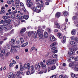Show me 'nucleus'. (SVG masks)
I'll list each match as a JSON object with an SVG mask.
<instances>
[{
  "label": "nucleus",
  "instance_id": "0e129e2a",
  "mask_svg": "<svg viewBox=\"0 0 78 78\" xmlns=\"http://www.w3.org/2000/svg\"><path fill=\"white\" fill-rule=\"evenodd\" d=\"M20 6H24L22 2H21L20 3Z\"/></svg>",
  "mask_w": 78,
  "mask_h": 78
},
{
  "label": "nucleus",
  "instance_id": "4c0bfd02",
  "mask_svg": "<svg viewBox=\"0 0 78 78\" xmlns=\"http://www.w3.org/2000/svg\"><path fill=\"white\" fill-rule=\"evenodd\" d=\"M10 54V52H9V51H8L7 53L6 54L5 56H8Z\"/></svg>",
  "mask_w": 78,
  "mask_h": 78
},
{
  "label": "nucleus",
  "instance_id": "f8f14e48",
  "mask_svg": "<svg viewBox=\"0 0 78 78\" xmlns=\"http://www.w3.org/2000/svg\"><path fill=\"white\" fill-rule=\"evenodd\" d=\"M70 44L71 45H74V46L77 45V43L73 41H71L70 42Z\"/></svg>",
  "mask_w": 78,
  "mask_h": 78
},
{
  "label": "nucleus",
  "instance_id": "8fccbe9b",
  "mask_svg": "<svg viewBox=\"0 0 78 78\" xmlns=\"http://www.w3.org/2000/svg\"><path fill=\"white\" fill-rule=\"evenodd\" d=\"M34 48H35V47L34 46L32 47L30 50V51H33V50H34Z\"/></svg>",
  "mask_w": 78,
  "mask_h": 78
},
{
  "label": "nucleus",
  "instance_id": "6e6d98bb",
  "mask_svg": "<svg viewBox=\"0 0 78 78\" xmlns=\"http://www.w3.org/2000/svg\"><path fill=\"white\" fill-rule=\"evenodd\" d=\"M71 39L72 40H73V41H74V39H75V37H73V36H72L70 37Z\"/></svg>",
  "mask_w": 78,
  "mask_h": 78
},
{
  "label": "nucleus",
  "instance_id": "ea45409f",
  "mask_svg": "<svg viewBox=\"0 0 78 78\" xmlns=\"http://www.w3.org/2000/svg\"><path fill=\"white\" fill-rule=\"evenodd\" d=\"M37 33L36 32H35L34 34V37L35 38H37Z\"/></svg>",
  "mask_w": 78,
  "mask_h": 78
},
{
  "label": "nucleus",
  "instance_id": "9d476101",
  "mask_svg": "<svg viewBox=\"0 0 78 78\" xmlns=\"http://www.w3.org/2000/svg\"><path fill=\"white\" fill-rule=\"evenodd\" d=\"M26 30H27V29H26V28H23L20 30V33H21V34H22L23 33H24V32H25V31H26Z\"/></svg>",
  "mask_w": 78,
  "mask_h": 78
},
{
  "label": "nucleus",
  "instance_id": "49530a36",
  "mask_svg": "<svg viewBox=\"0 0 78 78\" xmlns=\"http://www.w3.org/2000/svg\"><path fill=\"white\" fill-rule=\"evenodd\" d=\"M71 76L73 78L75 76V74L72 73L71 74Z\"/></svg>",
  "mask_w": 78,
  "mask_h": 78
},
{
  "label": "nucleus",
  "instance_id": "338daca9",
  "mask_svg": "<svg viewBox=\"0 0 78 78\" xmlns=\"http://www.w3.org/2000/svg\"><path fill=\"white\" fill-rule=\"evenodd\" d=\"M15 77H16V75H15V74H14L12 76V77H11V78H15Z\"/></svg>",
  "mask_w": 78,
  "mask_h": 78
},
{
  "label": "nucleus",
  "instance_id": "412c9836",
  "mask_svg": "<svg viewBox=\"0 0 78 78\" xmlns=\"http://www.w3.org/2000/svg\"><path fill=\"white\" fill-rule=\"evenodd\" d=\"M71 51H75L77 50V48L76 47L72 48H71Z\"/></svg>",
  "mask_w": 78,
  "mask_h": 78
},
{
  "label": "nucleus",
  "instance_id": "6ab92c4d",
  "mask_svg": "<svg viewBox=\"0 0 78 78\" xmlns=\"http://www.w3.org/2000/svg\"><path fill=\"white\" fill-rule=\"evenodd\" d=\"M28 42L25 43L21 46V47H26V46H27V45H28Z\"/></svg>",
  "mask_w": 78,
  "mask_h": 78
},
{
  "label": "nucleus",
  "instance_id": "dca6fc26",
  "mask_svg": "<svg viewBox=\"0 0 78 78\" xmlns=\"http://www.w3.org/2000/svg\"><path fill=\"white\" fill-rule=\"evenodd\" d=\"M44 37V35H43V33L42 32H41V34L39 36V39H43Z\"/></svg>",
  "mask_w": 78,
  "mask_h": 78
},
{
  "label": "nucleus",
  "instance_id": "bf43d9fd",
  "mask_svg": "<svg viewBox=\"0 0 78 78\" xmlns=\"http://www.w3.org/2000/svg\"><path fill=\"white\" fill-rule=\"evenodd\" d=\"M73 66V63H71L69 64V67H72V66Z\"/></svg>",
  "mask_w": 78,
  "mask_h": 78
},
{
  "label": "nucleus",
  "instance_id": "72a5a7b5",
  "mask_svg": "<svg viewBox=\"0 0 78 78\" xmlns=\"http://www.w3.org/2000/svg\"><path fill=\"white\" fill-rule=\"evenodd\" d=\"M20 41H21V43L22 44L23 43V42H24V41L23 40V39L22 38H20Z\"/></svg>",
  "mask_w": 78,
  "mask_h": 78
},
{
  "label": "nucleus",
  "instance_id": "4468645a",
  "mask_svg": "<svg viewBox=\"0 0 78 78\" xmlns=\"http://www.w3.org/2000/svg\"><path fill=\"white\" fill-rule=\"evenodd\" d=\"M76 30L75 29H73L71 31V34L73 35V36H74V35H75V34H76Z\"/></svg>",
  "mask_w": 78,
  "mask_h": 78
},
{
  "label": "nucleus",
  "instance_id": "f3484780",
  "mask_svg": "<svg viewBox=\"0 0 78 78\" xmlns=\"http://www.w3.org/2000/svg\"><path fill=\"white\" fill-rule=\"evenodd\" d=\"M41 67L43 69H46V65L44 64V63L42 62H41Z\"/></svg>",
  "mask_w": 78,
  "mask_h": 78
},
{
  "label": "nucleus",
  "instance_id": "6e6552de",
  "mask_svg": "<svg viewBox=\"0 0 78 78\" xmlns=\"http://www.w3.org/2000/svg\"><path fill=\"white\" fill-rule=\"evenodd\" d=\"M55 27L56 26L57 28H58V29H60V26L59 25V23L56 22H55Z\"/></svg>",
  "mask_w": 78,
  "mask_h": 78
},
{
  "label": "nucleus",
  "instance_id": "a18cd8bd",
  "mask_svg": "<svg viewBox=\"0 0 78 78\" xmlns=\"http://www.w3.org/2000/svg\"><path fill=\"white\" fill-rule=\"evenodd\" d=\"M30 71H28L26 72V75H30Z\"/></svg>",
  "mask_w": 78,
  "mask_h": 78
},
{
  "label": "nucleus",
  "instance_id": "5fc2aeb1",
  "mask_svg": "<svg viewBox=\"0 0 78 78\" xmlns=\"http://www.w3.org/2000/svg\"><path fill=\"white\" fill-rule=\"evenodd\" d=\"M2 18L4 20H6V19H7V16H3V17H2Z\"/></svg>",
  "mask_w": 78,
  "mask_h": 78
},
{
  "label": "nucleus",
  "instance_id": "79ce46f5",
  "mask_svg": "<svg viewBox=\"0 0 78 78\" xmlns=\"http://www.w3.org/2000/svg\"><path fill=\"white\" fill-rule=\"evenodd\" d=\"M7 47L9 49H10V48H11V47H10V45L9 44H7L6 45Z\"/></svg>",
  "mask_w": 78,
  "mask_h": 78
},
{
  "label": "nucleus",
  "instance_id": "aec40b11",
  "mask_svg": "<svg viewBox=\"0 0 78 78\" xmlns=\"http://www.w3.org/2000/svg\"><path fill=\"white\" fill-rule=\"evenodd\" d=\"M13 51L14 52H15V53H16V52H17V50H16V49L15 48H17V47H18L17 46H13Z\"/></svg>",
  "mask_w": 78,
  "mask_h": 78
},
{
  "label": "nucleus",
  "instance_id": "423d86ee",
  "mask_svg": "<svg viewBox=\"0 0 78 78\" xmlns=\"http://www.w3.org/2000/svg\"><path fill=\"white\" fill-rule=\"evenodd\" d=\"M34 65H33L31 67V72L30 73V75L31 74H33L34 73Z\"/></svg>",
  "mask_w": 78,
  "mask_h": 78
},
{
  "label": "nucleus",
  "instance_id": "7ed1b4c3",
  "mask_svg": "<svg viewBox=\"0 0 78 78\" xmlns=\"http://www.w3.org/2000/svg\"><path fill=\"white\" fill-rule=\"evenodd\" d=\"M38 29H39L37 30V33L38 34H42V32L43 33L44 32V30H42V28H41V27H38Z\"/></svg>",
  "mask_w": 78,
  "mask_h": 78
},
{
  "label": "nucleus",
  "instance_id": "37998d69",
  "mask_svg": "<svg viewBox=\"0 0 78 78\" xmlns=\"http://www.w3.org/2000/svg\"><path fill=\"white\" fill-rule=\"evenodd\" d=\"M74 70L75 71H78V67H76L74 69Z\"/></svg>",
  "mask_w": 78,
  "mask_h": 78
},
{
  "label": "nucleus",
  "instance_id": "603ef678",
  "mask_svg": "<svg viewBox=\"0 0 78 78\" xmlns=\"http://www.w3.org/2000/svg\"><path fill=\"white\" fill-rule=\"evenodd\" d=\"M1 53H3V54H5V50H2Z\"/></svg>",
  "mask_w": 78,
  "mask_h": 78
},
{
  "label": "nucleus",
  "instance_id": "a878e982",
  "mask_svg": "<svg viewBox=\"0 0 78 78\" xmlns=\"http://www.w3.org/2000/svg\"><path fill=\"white\" fill-rule=\"evenodd\" d=\"M63 41H62V43H63V44H64L65 42L66 41V37H64L63 38Z\"/></svg>",
  "mask_w": 78,
  "mask_h": 78
},
{
  "label": "nucleus",
  "instance_id": "4d7b16f0",
  "mask_svg": "<svg viewBox=\"0 0 78 78\" xmlns=\"http://www.w3.org/2000/svg\"><path fill=\"white\" fill-rule=\"evenodd\" d=\"M11 17L12 19H14L15 18V16L13 14L11 15Z\"/></svg>",
  "mask_w": 78,
  "mask_h": 78
},
{
  "label": "nucleus",
  "instance_id": "680f3d73",
  "mask_svg": "<svg viewBox=\"0 0 78 78\" xmlns=\"http://www.w3.org/2000/svg\"><path fill=\"white\" fill-rule=\"evenodd\" d=\"M57 52H58V51L56 50H54L52 51L53 53H57Z\"/></svg>",
  "mask_w": 78,
  "mask_h": 78
},
{
  "label": "nucleus",
  "instance_id": "9b49d317",
  "mask_svg": "<svg viewBox=\"0 0 78 78\" xmlns=\"http://www.w3.org/2000/svg\"><path fill=\"white\" fill-rule=\"evenodd\" d=\"M68 54L69 55H74L75 54V52H73L72 51H69L68 52Z\"/></svg>",
  "mask_w": 78,
  "mask_h": 78
},
{
  "label": "nucleus",
  "instance_id": "4be33fe9",
  "mask_svg": "<svg viewBox=\"0 0 78 78\" xmlns=\"http://www.w3.org/2000/svg\"><path fill=\"white\" fill-rule=\"evenodd\" d=\"M55 37L54 36H52L50 37V40L51 41H55Z\"/></svg>",
  "mask_w": 78,
  "mask_h": 78
},
{
  "label": "nucleus",
  "instance_id": "a19ab883",
  "mask_svg": "<svg viewBox=\"0 0 78 78\" xmlns=\"http://www.w3.org/2000/svg\"><path fill=\"white\" fill-rule=\"evenodd\" d=\"M16 2V4H19V3H20V1H19V0H16L15 1Z\"/></svg>",
  "mask_w": 78,
  "mask_h": 78
},
{
  "label": "nucleus",
  "instance_id": "052dcab7",
  "mask_svg": "<svg viewBox=\"0 0 78 78\" xmlns=\"http://www.w3.org/2000/svg\"><path fill=\"white\" fill-rule=\"evenodd\" d=\"M28 36H31V32H28Z\"/></svg>",
  "mask_w": 78,
  "mask_h": 78
},
{
  "label": "nucleus",
  "instance_id": "39448f33",
  "mask_svg": "<svg viewBox=\"0 0 78 78\" xmlns=\"http://www.w3.org/2000/svg\"><path fill=\"white\" fill-rule=\"evenodd\" d=\"M38 8L39 7H37L36 8L35 7H34L33 8H31L32 9L33 12H36L37 13L40 12V11L38 10Z\"/></svg>",
  "mask_w": 78,
  "mask_h": 78
},
{
  "label": "nucleus",
  "instance_id": "f704fd0d",
  "mask_svg": "<svg viewBox=\"0 0 78 78\" xmlns=\"http://www.w3.org/2000/svg\"><path fill=\"white\" fill-rule=\"evenodd\" d=\"M63 14L65 16H67V14H68V13L67 12H65L63 13Z\"/></svg>",
  "mask_w": 78,
  "mask_h": 78
},
{
  "label": "nucleus",
  "instance_id": "69168bd1",
  "mask_svg": "<svg viewBox=\"0 0 78 78\" xmlns=\"http://www.w3.org/2000/svg\"><path fill=\"white\" fill-rule=\"evenodd\" d=\"M63 78H69V76H67V75L65 76Z\"/></svg>",
  "mask_w": 78,
  "mask_h": 78
},
{
  "label": "nucleus",
  "instance_id": "cd10ccee",
  "mask_svg": "<svg viewBox=\"0 0 78 78\" xmlns=\"http://www.w3.org/2000/svg\"><path fill=\"white\" fill-rule=\"evenodd\" d=\"M62 30H65L67 29V26H66V25H64L62 27Z\"/></svg>",
  "mask_w": 78,
  "mask_h": 78
},
{
  "label": "nucleus",
  "instance_id": "c9c22d12",
  "mask_svg": "<svg viewBox=\"0 0 78 78\" xmlns=\"http://www.w3.org/2000/svg\"><path fill=\"white\" fill-rule=\"evenodd\" d=\"M5 23H8V24H9V25H10V24H11V23L8 22V20H5Z\"/></svg>",
  "mask_w": 78,
  "mask_h": 78
},
{
  "label": "nucleus",
  "instance_id": "bb28decb",
  "mask_svg": "<svg viewBox=\"0 0 78 78\" xmlns=\"http://www.w3.org/2000/svg\"><path fill=\"white\" fill-rule=\"evenodd\" d=\"M37 5H39V6H37V7H39L38 8H40L41 9V8L43 6V5H42L43 4L37 3Z\"/></svg>",
  "mask_w": 78,
  "mask_h": 78
},
{
  "label": "nucleus",
  "instance_id": "2f4dec72",
  "mask_svg": "<svg viewBox=\"0 0 78 78\" xmlns=\"http://www.w3.org/2000/svg\"><path fill=\"white\" fill-rule=\"evenodd\" d=\"M28 17H29L28 15H26L24 16V19H26V20H27V19H28Z\"/></svg>",
  "mask_w": 78,
  "mask_h": 78
},
{
  "label": "nucleus",
  "instance_id": "13d9d810",
  "mask_svg": "<svg viewBox=\"0 0 78 78\" xmlns=\"http://www.w3.org/2000/svg\"><path fill=\"white\" fill-rule=\"evenodd\" d=\"M74 60H75V61H78V56L77 57L75 58H74Z\"/></svg>",
  "mask_w": 78,
  "mask_h": 78
},
{
  "label": "nucleus",
  "instance_id": "58836bf2",
  "mask_svg": "<svg viewBox=\"0 0 78 78\" xmlns=\"http://www.w3.org/2000/svg\"><path fill=\"white\" fill-rule=\"evenodd\" d=\"M47 30L49 33H51V29L50 28H48Z\"/></svg>",
  "mask_w": 78,
  "mask_h": 78
},
{
  "label": "nucleus",
  "instance_id": "09e8293b",
  "mask_svg": "<svg viewBox=\"0 0 78 78\" xmlns=\"http://www.w3.org/2000/svg\"><path fill=\"white\" fill-rule=\"evenodd\" d=\"M50 78H56V75H53L51 76Z\"/></svg>",
  "mask_w": 78,
  "mask_h": 78
},
{
  "label": "nucleus",
  "instance_id": "e2e57ef3",
  "mask_svg": "<svg viewBox=\"0 0 78 78\" xmlns=\"http://www.w3.org/2000/svg\"><path fill=\"white\" fill-rule=\"evenodd\" d=\"M30 34H31V36H33V34H34V32L33 31H32L30 32Z\"/></svg>",
  "mask_w": 78,
  "mask_h": 78
},
{
  "label": "nucleus",
  "instance_id": "473e14b6",
  "mask_svg": "<svg viewBox=\"0 0 78 78\" xmlns=\"http://www.w3.org/2000/svg\"><path fill=\"white\" fill-rule=\"evenodd\" d=\"M52 57L53 58H56L57 57V55L55 54H54L52 55Z\"/></svg>",
  "mask_w": 78,
  "mask_h": 78
},
{
  "label": "nucleus",
  "instance_id": "ddd939ff",
  "mask_svg": "<svg viewBox=\"0 0 78 78\" xmlns=\"http://www.w3.org/2000/svg\"><path fill=\"white\" fill-rule=\"evenodd\" d=\"M57 36L59 39L62 38V35L61 33H58L57 34Z\"/></svg>",
  "mask_w": 78,
  "mask_h": 78
},
{
  "label": "nucleus",
  "instance_id": "f03ea898",
  "mask_svg": "<svg viewBox=\"0 0 78 78\" xmlns=\"http://www.w3.org/2000/svg\"><path fill=\"white\" fill-rule=\"evenodd\" d=\"M55 62L56 60H55L54 59H53V60L50 59L47 62L46 64L47 66H48L49 65H50L51 64H55Z\"/></svg>",
  "mask_w": 78,
  "mask_h": 78
},
{
  "label": "nucleus",
  "instance_id": "864d4df0",
  "mask_svg": "<svg viewBox=\"0 0 78 78\" xmlns=\"http://www.w3.org/2000/svg\"><path fill=\"white\" fill-rule=\"evenodd\" d=\"M23 12H27V10H26V9H25V8H23Z\"/></svg>",
  "mask_w": 78,
  "mask_h": 78
},
{
  "label": "nucleus",
  "instance_id": "393cba45",
  "mask_svg": "<svg viewBox=\"0 0 78 78\" xmlns=\"http://www.w3.org/2000/svg\"><path fill=\"white\" fill-rule=\"evenodd\" d=\"M48 33L47 32H44V37L45 38H47L48 37Z\"/></svg>",
  "mask_w": 78,
  "mask_h": 78
},
{
  "label": "nucleus",
  "instance_id": "774afa93",
  "mask_svg": "<svg viewBox=\"0 0 78 78\" xmlns=\"http://www.w3.org/2000/svg\"><path fill=\"white\" fill-rule=\"evenodd\" d=\"M59 78H63V76L62 75H60L59 76Z\"/></svg>",
  "mask_w": 78,
  "mask_h": 78
},
{
  "label": "nucleus",
  "instance_id": "f257e3e1",
  "mask_svg": "<svg viewBox=\"0 0 78 78\" xmlns=\"http://www.w3.org/2000/svg\"><path fill=\"white\" fill-rule=\"evenodd\" d=\"M24 67L22 66V65H20V70L21 71H23V70H25V69H28V70H29L30 69V64L29 63H27V64H24Z\"/></svg>",
  "mask_w": 78,
  "mask_h": 78
},
{
  "label": "nucleus",
  "instance_id": "de8ad7c7",
  "mask_svg": "<svg viewBox=\"0 0 78 78\" xmlns=\"http://www.w3.org/2000/svg\"><path fill=\"white\" fill-rule=\"evenodd\" d=\"M16 13H17V11L15 10V11L14 12H12V14H14V15H15V14H16Z\"/></svg>",
  "mask_w": 78,
  "mask_h": 78
},
{
  "label": "nucleus",
  "instance_id": "c85d7f7f",
  "mask_svg": "<svg viewBox=\"0 0 78 78\" xmlns=\"http://www.w3.org/2000/svg\"><path fill=\"white\" fill-rule=\"evenodd\" d=\"M56 68V67L55 66H54L51 67V70H53L54 69H55Z\"/></svg>",
  "mask_w": 78,
  "mask_h": 78
},
{
  "label": "nucleus",
  "instance_id": "2eb2a0df",
  "mask_svg": "<svg viewBox=\"0 0 78 78\" xmlns=\"http://www.w3.org/2000/svg\"><path fill=\"white\" fill-rule=\"evenodd\" d=\"M13 73H9L8 74V78H11L12 76Z\"/></svg>",
  "mask_w": 78,
  "mask_h": 78
},
{
  "label": "nucleus",
  "instance_id": "a211bd4d",
  "mask_svg": "<svg viewBox=\"0 0 78 78\" xmlns=\"http://www.w3.org/2000/svg\"><path fill=\"white\" fill-rule=\"evenodd\" d=\"M61 16V13L59 12H58L55 14V17H59Z\"/></svg>",
  "mask_w": 78,
  "mask_h": 78
},
{
  "label": "nucleus",
  "instance_id": "3c124183",
  "mask_svg": "<svg viewBox=\"0 0 78 78\" xmlns=\"http://www.w3.org/2000/svg\"><path fill=\"white\" fill-rule=\"evenodd\" d=\"M73 20H76V16H74L73 18Z\"/></svg>",
  "mask_w": 78,
  "mask_h": 78
},
{
  "label": "nucleus",
  "instance_id": "0eeeda50",
  "mask_svg": "<svg viewBox=\"0 0 78 78\" xmlns=\"http://www.w3.org/2000/svg\"><path fill=\"white\" fill-rule=\"evenodd\" d=\"M1 26L5 31H8V27H7L5 24L1 25Z\"/></svg>",
  "mask_w": 78,
  "mask_h": 78
},
{
  "label": "nucleus",
  "instance_id": "20e7f679",
  "mask_svg": "<svg viewBox=\"0 0 78 78\" xmlns=\"http://www.w3.org/2000/svg\"><path fill=\"white\" fill-rule=\"evenodd\" d=\"M31 0H27L26 5L28 7H31L33 5V3L30 2Z\"/></svg>",
  "mask_w": 78,
  "mask_h": 78
},
{
  "label": "nucleus",
  "instance_id": "5701e85b",
  "mask_svg": "<svg viewBox=\"0 0 78 78\" xmlns=\"http://www.w3.org/2000/svg\"><path fill=\"white\" fill-rule=\"evenodd\" d=\"M10 42L12 44H15V40L13 39H12Z\"/></svg>",
  "mask_w": 78,
  "mask_h": 78
},
{
  "label": "nucleus",
  "instance_id": "c03bdc74",
  "mask_svg": "<svg viewBox=\"0 0 78 78\" xmlns=\"http://www.w3.org/2000/svg\"><path fill=\"white\" fill-rule=\"evenodd\" d=\"M51 49L52 50H55V49H56V47H52Z\"/></svg>",
  "mask_w": 78,
  "mask_h": 78
},
{
  "label": "nucleus",
  "instance_id": "7c9ffc66",
  "mask_svg": "<svg viewBox=\"0 0 78 78\" xmlns=\"http://www.w3.org/2000/svg\"><path fill=\"white\" fill-rule=\"evenodd\" d=\"M38 69H40V68H41V67H42V62H41V63H38Z\"/></svg>",
  "mask_w": 78,
  "mask_h": 78
},
{
  "label": "nucleus",
  "instance_id": "b1692460",
  "mask_svg": "<svg viewBox=\"0 0 78 78\" xmlns=\"http://www.w3.org/2000/svg\"><path fill=\"white\" fill-rule=\"evenodd\" d=\"M57 42H54L52 43L50 46L51 47H53V46H54V45H57Z\"/></svg>",
  "mask_w": 78,
  "mask_h": 78
},
{
  "label": "nucleus",
  "instance_id": "e433bc0d",
  "mask_svg": "<svg viewBox=\"0 0 78 78\" xmlns=\"http://www.w3.org/2000/svg\"><path fill=\"white\" fill-rule=\"evenodd\" d=\"M35 66V69H39V66H37V64H36L35 65V66Z\"/></svg>",
  "mask_w": 78,
  "mask_h": 78
},
{
  "label": "nucleus",
  "instance_id": "c756f323",
  "mask_svg": "<svg viewBox=\"0 0 78 78\" xmlns=\"http://www.w3.org/2000/svg\"><path fill=\"white\" fill-rule=\"evenodd\" d=\"M5 12V10H2L1 11V12H0V14H4Z\"/></svg>",
  "mask_w": 78,
  "mask_h": 78
},
{
  "label": "nucleus",
  "instance_id": "1a4fd4ad",
  "mask_svg": "<svg viewBox=\"0 0 78 78\" xmlns=\"http://www.w3.org/2000/svg\"><path fill=\"white\" fill-rule=\"evenodd\" d=\"M20 74L23 75V73L22 72H20V71H18L16 73V75L17 76H20Z\"/></svg>",
  "mask_w": 78,
  "mask_h": 78
}]
</instances>
